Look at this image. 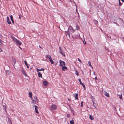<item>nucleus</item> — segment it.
Instances as JSON below:
<instances>
[{"mask_svg":"<svg viewBox=\"0 0 124 124\" xmlns=\"http://www.w3.org/2000/svg\"><path fill=\"white\" fill-rule=\"evenodd\" d=\"M11 38L16 44L19 45H21L22 43L13 37H12Z\"/></svg>","mask_w":124,"mask_h":124,"instance_id":"f257e3e1","label":"nucleus"},{"mask_svg":"<svg viewBox=\"0 0 124 124\" xmlns=\"http://www.w3.org/2000/svg\"><path fill=\"white\" fill-rule=\"evenodd\" d=\"M57 108L56 105L55 104H53L50 107V109L52 110H54L56 109Z\"/></svg>","mask_w":124,"mask_h":124,"instance_id":"f03ea898","label":"nucleus"},{"mask_svg":"<svg viewBox=\"0 0 124 124\" xmlns=\"http://www.w3.org/2000/svg\"><path fill=\"white\" fill-rule=\"evenodd\" d=\"M59 52L60 54L62 55L64 57L65 56V53L64 52H63V51L61 49V47H59Z\"/></svg>","mask_w":124,"mask_h":124,"instance_id":"7ed1b4c3","label":"nucleus"},{"mask_svg":"<svg viewBox=\"0 0 124 124\" xmlns=\"http://www.w3.org/2000/svg\"><path fill=\"white\" fill-rule=\"evenodd\" d=\"M59 63L60 65L61 66H62L63 65L65 66V62L61 60H60Z\"/></svg>","mask_w":124,"mask_h":124,"instance_id":"20e7f679","label":"nucleus"},{"mask_svg":"<svg viewBox=\"0 0 124 124\" xmlns=\"http://www.w3.org/2000/svg\"><path fill=\"white\" fill-rule=\"evenodd\" d=\"M68 31H70V32H71L72 33L74 32V30L73 28L71 26H69L68 29Z\"/></svg>","mask_w":124,"mask_h":124,"instance_id":"39448f33","label":"nucleus"},{"mask_svg":"<svg viewBox=\"0 0 124 124\" xmlns=\"http://www.w3.org/2000/svg\"><path fill=\"white\" fill-rule=\"evenodd\" d=\"M34 107L36 113L37 114H38L39 113V112L38 110V109L39 108L36 105L34 106Z\"/></svg>","mask_w":124,"mask_h":124,"instance_id":"423d86ee","label":"nucleus"},{"mask_svg":"<svg viewBox=\"0 0 124 124\" xmlns=\"http://www.w3.org/2000/svg\"><path fill=\"white\" fill-rule=\"evenodd\" d=\"M22 72L23 75L25 76V77H27V75L26 74L25 71L23 69H22Z\"/></svg>","mask_w":124,"mask_h":124,"instance_id":"0eeeda50","label":"nucleus"},{"mask_svg":"<svg viewBox=\"0 0 124 124\" xmlns=\"http://www.w3.org/2000/svg\"><path fill=\"white\" fill-rule=\"evenodd\" d=\"M43 84L44 86H47L48 84V82L46 81H43Z\"/></svg>","mask_w":124,"mask_h":124,"instance_id":"6e6552de","label":"nucleus"},{"mask_svg":"<svg viewBox=\"0 0 124 124\" xmlns=\"http://www.w3.org/2000/svg\"><path fill=\"white\" fill-rule=\"evenodd\" d=\"M36 102L37 103H38V101H36L35 100H34V99H32V102H31V103L32 104H35Z\"/></svg>","mask_w":124,"mask_h":124,"instance_id":"1a4fd4ad","label":"nucleus"},{"mask_svg":"<svg viewBox=\"0 0 124 124\" xmlns=\"http://www.w3.org/2000/svg\"><path fill=\"white\" fill-rule=\"evenodd\" d=\"M74 95L75 98V99L76 100L78 99V93H76L75 94H74Z\"/></svg>","mask_w":124,"mask_h":124,"instance_id":"9d476101","label":"nucleus"},{"mask_svg":"<svg viewBox=\"0 0 124 124\" xmlns=\"http://www.w3.org/2000/svg\"><path fill=\"white\" fill-rule=\"evenodd\" d=\"M62 70L63 71H65L66 70H67V68L66 66H62Z\"/></svg>","mask_w":124,"mask_h":124,"instance_id":"9b49d317","label":"nucleus"},{"mask_svg":"<svg viewBox=\"0 0 124 124\" xmlns=\"http://www.w3.org/2000/svg\"><path fill=\"white\" fill-rule=\"evenodd\" d=\"M104 94L106 96L109 97V94L108 93H107L106 91H104Z\"/></svg>","mask_w":124,"mask_h":124,"instance_id":"f8f14e48","label":"nucleus"},{"mask_svg":"<svg viewBox=\"0 0 124 124\" xmlns=\"http://www.w3.org/2000/svg\"><path fill=\"white\" fill-rule=\"evenodd\" d=\"M29 96L31 98V99H32V93L31 92H29Z\"/></svg>","mask_w":124,"mask_h":124,"instance_id":"ddd939ff","label":"nucleus"},{"mask_svg":"<svg viewBox=\"0 0 124 124\" xmlns=\"http://www.w3.org/2000/svg\"><path fill=\"white\" fill-rule=\"evenodd\" d=\"M38 75L39 76V78H42V74L40 72H39L38 73Z\"/></svg>","mask_w":124,"mask_h":124,"instance_id":"4468645a","label":"nucleus"},{"mask_svg":"<svg viewBox=\"0 0 124 124\" xmlns=\"http://www.w3.org/2000/svg\"><path fill=\"white\" fill-rule=\"evenodd\" d=\"M65 33L66 35H68L69 37H70L69 34L70 33V31H65Z\"/></svg>","mask_w":124,"mask_h":124,"instance_id":"2eb2a0df","label":"nucleus"},{"mask_svg":"<svg viewBox=\"0 0 124 124\" xmlns=\"http://www.w3.org/2000/svg\"><path fill=\"white\" fill-rule=\"evenodd\" d=\"M10 18L11 20V21H12V22L13 23H14V21L13 20V16L12 15H11L10 16Z\"/></svg>","mask_w":124,"mask_h":124,"instance_id":"dca6fc26","label":"nucleus"},{"mask_svg":"<svg viewBox=\"0 0 124 124\" xmlns=\"http://www.w3.org/2000/svg\"><path fill=\"white\" fill-rule=\"evenodd\" d=\"M36 70H37V72H39V71H42V70L44 71V69L43 68H42L41 69H39L38 68H37Z\"/></svg>","mask_w":124,"mask_h":124,"instance_id":"f3484780","label":"nucleus"},{"mask_svg":"<svg viewBox=\"0 0 124 124\" xmlns=\"http://www.w3.org/2000/svg\"><path fill=\"white\" fill-rule=\"evenodd\" d=\"M46 58H49V60L52 58L51 56L49 55H47L46 56Z\"/></svg>","mask_w":124,"mask_h":124,"instance_id":"a211bd4d","label":"nucleus"},{"mask_svg":"<svg viewBox=\"0 0 124 124\" xmlns=\"http://www.w3.org/2000/svg\"><path fill=\"white\" fill-rule=\"evenodd\" d=\"M88 64L89 66L91 67L92 69L93 68V67L91 65V62L90 61H89L88 62Z\"/></svg>","mask_w":124,"mask_h":124,"instance_id":"6ab92c4d","label":"nucleus"},{"mask_svg":"<svg viewBox=\"0 0 124 124\" xmlns=\"http://www.w3.org/2000/svg\"><path fill=\"white\" fill-rule=\"evenodd\" d=\"M24 63H25V65L28 68H29V66H28V65L27 64V62H26V61H24Z\"/></svg>","mask_w":124,"mask_h":124,"instance_id":"aec40b11","label":"nucleus"},{"mask_svg":"<svg viewBox=\"0 0 124 124\" xmlns=\"http://www.w3.org/2000/svg\"><path fill=\"white\" fill-rule=\"evenodd\" d=\"M49 60L52 64H54V62L52 60V58L51 59H50Z\"/></svg>","mask_w":124,"mask_h":124,"instance_id":"412c9836","label":"nucleus"},{"mask_svg":"<svg viewBox=\"0 0 124 124\" xmlns=\"http://www.w3.org/2000/svg\"><path fill=\"white\" fill-rule=\"evenodd\" d=\"M70 124H73L74 123V121L73 119H72L70 121Z\"/></svg>","mask_w":124,"mask_h":124,"instance_id":"4be33fe9","label":"nucleus"},{"mask_svg":"<svg viewBox=\"0 0 124 124\" xmlns=\"http://www.w3.org/2000/svg\"><path fill=\"white\" fill-rule=\"evenodd\" d=\"M89 118L91 120H93L94 119V118L92 116V115H90Z\"/></svg>","mask_w":124,"mask_h":124,"instance_id":"5701e85b","label":"nucleus"},{"mask_svg":"<svg viewBox=\"0 0 124 124\" xmlns=\"http://www.w3.org/2000/svg\"><path fill=\"white\" fill-rule=\"evenodd\" d=\"M75 71V74L77 76H78L79 75V73L78 72L77 70H76Z\"/></svg>","mask_w":124,"mask_h":124,"instance_id":"b1692460","label":"nucleus"},{"mask_svg":"<svg viewBox=\"0 0 124 124\" xmlns=\"http://www.w3.org/2000/svg\"><path fill=\"white\" fill-rule=\"evenodd\" d=\"M33 98L34 99V100H35L36 101H38V99H37V97L36 96H34L33 97Z\"/></svg>","mask_w":124,"mask_h":124,"instance_id":"393cba45","label":"nucleus"},{"mask_svg":"<svg viewBox=\"0 0 124 124\" xmlns=\"http://www.w3.org/2000/svg\"><path fill=\"white\" fill-rule=\"evenodd\" d=\"M6 72L7 74L8 75H9V74L10 73V71H9L8 70H6Z\"/></svg>","mask_w":124,"mask_h":124,"instance_id":"a878e982","label":"nucleus"},{"mask_svg":"<svg viewBox=\"0 0 124 124\" xmlns=\"http://www.w3.org/2000/svg\"><path fill=\"white\" fill-rule=\"evenodd\" d=\"M78 81L79 82H80V83L81 84H82L83 83H82L81 82V79H80V78H79L78 79Z\"/></svg>","mask_w":124,"mask_h":124,"instance_id":"bb28decb","label":"nucleus"},{"mask_svg":"<svg viewBox=\"0 0 124 124\" xmlns=\"http://www.w3.org/2000/svg\"><path fill=\"white\" fill-rule=\"evenodd\" d=\"M7 22L9 24H10L11 23V22L10 20L7 21Z\"/></svg>","mask_w":124,"mask_h":124,"instance_id":"cd10ccee","label":"nucleus"},{"mask_svg":"<svg viewBox=\"0 0 124 124\" xmlns=\"http://www.w3.org/2000/svg\"><path fill=\"white\" fill-rule=\"evenodd\" d=\"M82 85L83 87L84 88V89H85V85L83 83L82 84H81Z\"/></svg>","mask_w":124,"mask_h":124,"instance_id":"c85d7f7f","label":"nucleus"},{"mask_svg":"<svg viewBox=\"0 0 124 124\" xmlns=\"http://www.w3.org/2000/svg\"><path fill=\"white\" fill-rule=\"evenodd\" d=\"M8 122L9 123L10 122H11V121L10 119L9 118H8Z\"/></svg>","mask_w":124,"mask_h":124,"instance_id":"c756f323","label":"nucleus"},{"mask_svg":"<svg viewBox=\"0 0 124 124\" xmlns=\"http://www.w3.org/2000/svg\"><path fill=\"white\" fill-rule=\"evenodd\" d=\"M0 45H3V44L2 43L1 40L0 41Z\"/></svg>","mask_w":124,"mask_h":124,"instance_id":"7c9ffc66","label":"nucleus"},{"mask_svg":"<svg viewBox=\"0 0 124 124\" xmlns=\"http://www.w3.org/2000/svg\"><path fill=\"white\" fill-rule=\"evenodd\" d=\"M94 23L95 24H97L98 23V22L97 21L95 20L94 21Z\"/></svg>","mask_w":124,"mask_h":124,"instance_id":"2f4dec72","label":"nucleus"},{"mask_svg":"<svg viewBox=\"0 0 124 124\" xmlns=\"http://www.w3.org/2000/svg\"><path fill=\"white\" fill-rule=\"evenodd\" d=\"M83 102L82 101L81 102V107H83Z\"/></svg>","mask_w":124,"mask_h":124,"instance_id":"473e14b6","label":"nucleus"},{"mask_svg":"<svg viewBox=\"0 0 124 124\" xmlns=\"http://www.w3.org/2000/svg\"><path fill=\"white\" fill-rule=\"evenodd\" d=\"M78 60L80 62L82 63V62L81 61V60H80V59L79 58H78Z\"/></svg>","mask_w":124,"mask_h":124,"instance_id":"72a5a7b5","label":"nucleus"},{"mask_svg":"<svg viewBox=\"0 0 124 124\" xmlns=\"http://www.w3.org/2000/svg\"><path fill=\"white\" fill-rule=\"evenodd\" d=\"M8 20H9V18L7 16V21H8Z\"/></svg>","mask_w":124,"mask_h":124,"instance_id":"f704fd0d","label":"nucleus"},{"mask_svg":"<svg viewBox=\"0 0 124 124\" xmlns=\"http://www.w3.org/2000/svg\"><path fill=\"white\" fill-rule=\"evenodd\" d=\"M67 117H70V114H68L67 115Z\"/></svg>","mask_w":124,"mask_h":124,"instance_id":"c9c22d12","label":"nucleus"},{"mask_svg":"<svg viewBox=\"0 0 124 124\" xmlns=\"http://www.w3.org/2000/svg\"><path fill=\"white\" fill-rule=\"evenodd\" d=\"M119 5H120V6H121V5H122V4H121L120 2V0H119Z\"/></svg>","mask_w":124,"mask_h":124,"instance_id":"e433bc0d","label":"nucleus"},{"mask_svg":"<svg viewBox=\"0 0 124 124\" xmlns=\"http://www.w3.org/2000/svg\"><path fill=\"white\" fill-rule=\"evenodd\" d=\"M3 108L5 109V110H6V106L4 105L3 106Z\"/></svg>","mask_w":124,"mask_h":124,"instance_id":"4c0bfd02","label":"nucleus"},{"mask_svg":"<svg viewBox=\"0 0 124 124\" xmlns=\"http://www.w3.org/2000/svg\"><path fill=\"white\" fill-rule=\"evenodd\" d=\"M76 27L77 30H78L79 28V26H77Z\"/></svg>","mask_w":124,"mask_h":124,"instance_id":"58836bf2","label":"nucleus"},{"mask_svg":"<svg viewBox=\"0 0 124 124\" xmlns=\"http://www.w3.org/2000/svg\"><path fill=\"white\" fill-rule=\"evenodd\" d=\"M119 98L120 99H121L122 98V96L121 95V96H120V97H119Z\"/></svg>","mask_w":124,"mask_h":124,"instance_id":"ea45409f","label":"nucleus"},{"mask_svg":"<svg viewBox=\"0 0 124 124\" xmlns=\"http://www.w3.org/2000/svg\"><path fill=\"white\" fill-rule=\"evenodd\" d=\"M93 106H94V107H95V108H96V107H95V106H94V102L93 101Z\"/></svg>","mask_w":124,"mask_h":124,"instance_id":"a19ab883","label":"nucleus"},{"mask_svg":"<svg viewBox=\"0 0 124 124\" xmlns=\"http://www.w3.org/2000/svg\"><path fill=\"white\" fill-rule=\"evenodd\" d=\"M95 79H96V80H97V77H95Z\"/></svg>","mask_w":124,"mask_h":124,"instance_id":"79ce46f5","label":"nucleus"},{"mask_svg":"<svg viewBox=\"0 0 124 124\" xmlns=\"http://www.w3.org/2000/svg\"><path fill=\"white\" fill-rule=\"evenodd\" d=\"M19 19H21V17H20V15H19Z\"/></svg>","mask_w":124,"mask_h":124,"instance_id":"37998d69","label":"nucleus"},{"mask_svg":"<svg viewBox=\"0 0 124 124\" xmlns=\"http://www.w3.org/2000/svg\"><path fill=\"white\" fill-rule=\"evenodd\" d=\"M121 0L123 2H124V0Z\"/></svg>","mask_w":124,"mask_h":124,"instance_id":"c03bdc74","label":"nucleus"},{"mask_svg":"<svg viewBox=\"0 0 124 124\" xmlns=\"http://www.w3.org/2000/svg\"><path fill=\"white\" fill-rule=\"evenodd\" d=\"M9 123V124H12L11 122H10Z\"/></svg>","mask_w":124,"mask_h":124,"instance_id":"a18cd8bd","label":"nucleus"},{"mask_svg":"<svg viewBox=\"0 0 124 124\" xmlns=\"http://www.w3.org/2000/svg\"><path fill=\"white\" fill-rule=\"evenodd\" d=\"M93 74L95 75V73L94 72H93Z\"/></svg>","mask_w":124,"mask_h":124,"instance_id":"49530a36","label":"nucleus"},{"mask_svg":"<svg viewBox=\"0 0 124 124\" xmlns=\"http://www.w3.org/2000/svg\"><path fill=\"white\" fill-rule=\"evenodd\" d=\"M68 100L69 101H70V99H69V98H68Z\"/></svg>","mask_w":124,"mask_h":124,"instance_id":"de8ad7c7","label":"nucleus"},{"mask_svg":"<svg viewBox=\"0 0 124 124\" xmlns=\"http://www.w3.org/2000/svg\"><path fill=\"white\" fill-rule=\"evenodd\" d=\"M84 42V44H85V42ZM86 43L85 42V44Z\"/></svg>","mask_w":124,"mask_h":124,"instance_id":"09e8293b","label":"nucleus"},{"mask_svg":"<svg viewBox=\"0 0 124 124\" xmlns=\"http://www.w3.org/2000/svg\"><path fill=\"white\" fill-rule=\"evenodd\" d=\"M1 36V35L0 34V37Z\"/></svg>","mask_w":124,"mask_h":124,"instance_id":"8fccbe9b","label":"nucleus"},{"mask_svg":"<svg viewBox=\"0 0 124 124\" xmlns=\"http://www.w3.org/2000/svg\"><path fill=\"white\" fill-rule=\"evenodd\" d=\"M19 48H20V49H21V47H20V46H19Z\"/></svg>","mask_w":124,"mask_h":124,"instance_id":"3c124183","label":"nucleus"},{"mask_svg":"<svg viewBox=\"0 0 124 124\" xmlns=\"http://www.w3.org/2000/svg\"><path fill=\"white\" fill-rule=\"evenodd\" d=\"M39 47H40V48H41V47L40 46H39Z\"/></svg>","mask_w":124,"mask_h":124,"instance_id":"603ef678","label":"nucleus"},{"mask_svg":"<svg viewBox=\"0 0 124 124\" xmlns=\"http://www.w3.org/2000/svg\"><path fill=\"white\" fill-rule=\"evenodd\" d=\"M123 93L124 94V91H123Z\"/></svg>","mask_w":124,"mask_h":124,"instance_id":"864d4df0","label":"nucleus"},{"mask_svg":"<svg viewBox=\"0 0 124 124\" xmlns=\"http://www.w3.org/2000/svg\"><path fill=\"white\" fill-rule=\"evenodd\" d=\"M31 69H32L31 68Z\"/></svg>","mask_w":124,"mask_h":124,"instance_id":"5fc2aeb1","label":"nucleus"},{"mask_svg":"<svg viewBox=\"0 0 124 124\" xmlns=\"http://www.w3.org/2000/svg\"><path fill=\"white\" fill-rule=\"evenodd\" d=\"M109 38H111L110 37H109Z\"/></svg>","mask_w":124,"mask_h":124,"instance_id":"6e6d98bb","label":"nucleus"},{"mask_svg":"<svg viewBox=\"0 0 124 124\" xmlns=\"http://www.w3.org/2000/svg\"><path fill=\"white\" fill-rule=\"evenodd\" d=\"M109 38H111L110 37H109Z\"/></svg>","mask_w":124,"mask_h":124,"instance_id":"4d7b16f0","label":"nucleus"},{"mask_svg":"<svg viewBox=\"0 0 124 124\" xmlns=\"http://www.w3.org/2000/svg\"><path fill=\"white\" fill-rule=\"evenodd\" d=\"M50 124H52V123H51Z\"/></svg>","mask_w":124,"mask_h":124,"instance_id":"13d9d810","label":"nucleus"},{"mask_svg":"<svg viewBox=\"0 0 124 124\" xmlns=\"http://www.w3.org/2000/svg\"><path fill=\"white\" fill-rule=\"evenodd\" d=\"M0 40H1L0 39Z\"/></svg>","mask_w":124,"mask_h":124,"instance_id":"bf43d9fd","label":"nucleus"}]
</instances>
